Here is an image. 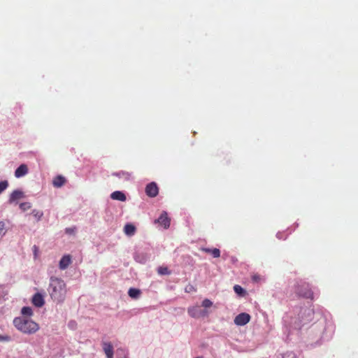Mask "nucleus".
I'll use <instances>...</instances> for the list:
<instances>
[{"mask_svg":"<svg viewBox=\"0 0 358 358\" xmlns=\"http://www.w3.org/2000/svg\"><path fill=\"white\" fill-rule=\"evenodd\" d=\"M6 224L3 222H0V236H3L6 234Z\"/></svg>","mask_w":358,"mask_h":358,"instance_id":"obj_26","label":"nucleus"},{"mask_svg":"<svg viewBox=\"0 0 358 358\" xmlns=\"http://www.w3.org/2000/svg\"><path fill=\"white\" fill-rule=\"evenodd\" d=\"M14 327L25 334H33L39 330V325L32 320L17 317L13 320Z\"/></svg>","mask_w":358,"mask_h":358,"instance_id":"obj_2","label":"nucleus"},{"mask_svg":"<svg viewBox=\"0 0 358 358\" xmlns=\"http://www.w3.org/2000/svg\"><path fill=\"white\" fill-rule=\"evenodd\" d=\"M73 324V322H70L69 325L71 326Z\"/></svg>","mask_w":358,"mask_h":358,"instance_id":"obj_34","label":"nucleus"},{"mask_svg":"<svg viewBox=\"0 0 358 358\" xmlns=\"http://www.w3.org/2000/svg\"><path fill=\"white\" fill-rule=\"evenodd\" d=\"M277 237H278V238H280L279 237V233H278V234H277Z\"/></svg>","mask_w":358,"mask_h":358,"instance_id":"obj_35","label":"nucleus"},{"mask_svg":"<svg viewBox=\"0 0 358 358\" xmlns=\"http://www.w3.org/2000/svg\"><path fill=\"white\" fill-rule=\"evenodd\" d=\"M33 251H34V257L36 258L37 255H38V247L36 245H34Z\"/></svg>","mask_w":358,"mask_h":358,"instance_id":"obj_32","label":"nucleus"},{"mask_svg":"<svg viewBox=\"0 0 358 358\" xmlns=\"http://www.w3.org/2000/svg\"><path fill=\"white\" fill-rule=\"evenodd\" d=\"M8 187V182L7 180L0 181V194H1L4 190H6Z\"/></svg>","mask_w":358,"mask_h":358,"instance_id":"obj_24","label":"nucleus"},{"mask_svg":"<svg viewBox=\"0 0 358 358\" xmlns=\"http://www.w3.org/2000/svg\"><path fill=\"white\" fill-rule=\"evenodd\" d=\"M213 301H211L210 299H205L203 301H202V306L205 308V310H206L207 308L211 307L213 306Z\"/></svg>","mask_w":358,"mask_h":358,"instance_id":"obj_23","label":"nucleus"},{"mask_svg":"<svg viewBox=\"0 0 358 358\" xmlns=\"http://www.w3.org/2000/svg\"><path fill=\"white\" fill-rule=\"evenodd\" d=\"M158 272L161 275L169 274V269L166 267H160V268H159Z\"/></svg>","mask_w":358,"mask_h":358,"instance_id":"obj_27","label":"nucleus"},{"mask_svg":"<svg viewBox=\"0 0 358 358\" xmlns=\"http://www.w3.org/2000/svg\"><path fill=\"white\" fill-rule=\"evenodd\" d=\"M234 290L238 295H242L243 294L245 293L244 289L242 288L240 285H236L234 287Z\"/></svg>","mask_w":358,"mask_h":358,"instance_id":"obj_25","label":"nucleus"},{"mask_svg":"<svg viewBox=\"0 0 358 358\" xmlns=\"http://www.w3.org/2000/svg\"><path fill=\"white\" fill-rule=\"evenodd\" d=\"M24 196V193L18 189L14 190L10 195L9 197V203H13L15 201L22 198Z\"/></svg>","mask_w":358,"mask_h":358,"instance_id":"obj_10","label":"nucleus"},{"mask_svg":"<svg viewBox=\"0 0 358 358\" xmlns=\"http://www.w3.org/2000/svg\"><path fill=\"white\" fill-rule=\"evenodd\" d=\"M250 320V315L246 313H242L238 314L234 318V324L237 326H244L248 324Z\"/></svg>","mask_w":358,"mask_h":358,"instance_id":"obj_4","label":"nucleus"},{"mask_svg":"<svg viewBox=\"0 0 358 358\" xmlns=\"http://www.w3.org/2000/svg\"><path fill=\"white\" fill-rule=\"evenodd\" d=\"M202 250L207 253H210L215 258H217L220 256V251L217 248H203Z\"/></svg>","mask_w":358,"mask_h":358,"instance_id":"obj_18","label":"nucleus"},{"mask_svg":"<svg viewBox=\"0 0 358 358\" xmlns=\"http://www.w3.org/2000/svg\"><path fill=\"white\" fill-rule=\"evenodd\" d=\"M150 259V256L147 253L139 252L134 256V259L141 264H145Z\"/></svg>","mask_w":358,"mask_h":358,"instance_id":"obj_12","label":"nucleus"},{"mask_svg":"<svg viewBox=\"0 0 358 358\" xmlns=\"http://www.w3.org/2000/svg\"><path fill=\"white\" fill-rule=\"evenodd\" d=\"M48 291L53 301L57 303H62L64 301L67 289L66 283L62 279L50 277Z\"/></svg>","mask_w":358,"mask_h":358,"instance_id":"obj_1","label":"nucleus"},{"mask_svg":"<svg viewBox=\"0 0 358 358\" xmlns=\"http://www.w3.org/2000/svg\"><path fill=\"white\" fill-rule=\"evenodd\" d=\"M110 198L113 200L124 201L126 200L125 194L120 191H115L110 194Z\"/></svg>","mask_w":358,"mask_h":358,"instance_id":"obj_15","label":"nucleus"},{"mask_svg":"<svg viewBox=\"0 0 358 358\" xmlns=\"http://www.w3.org/2000/svg\"><path fill=\"white\" fill-rule=\"evenodd\" d=\"M28 173V168L25 164H21L15 171L16 178H21Z\"/></svg>","mask_w":358,"mask_h":358,"instance_id":"obj_11","label":"nucleus"},{"mask_svg":"<svg viewBox=\"0 0 358 358\" xmlns=\"http://www.w3.org/2000/svg\"><path fill=\"white\" fill-rule=\"evenodd\" d=\"M65 232L67 234H74L76 232V227H68L65 229Z\"/></svg>","mask_w":358,"mask_h":358,"instance_id":"obj_30","label":"nucleus"},{"mask_svg":"<svg viewBox=\"0 0 358 358\" xmlns=\"http://www.w3.org/2000/svg\"><path fill=\"white\" fill-rule=\"evenodd\" d=\"M31 208V204L29 202H24L21 203L20 204V208L23 210L26 211Z\"/></svg>","mask_w":358,"mask_h":358,"instance_id":"obj_22","label":"nucleus"},{"mask_svg":"<svg viewBox=\"0 0 358 358\" xmlns=\"http://www.w3.org/2000/svg\"><path fill=\"white\" fill-rule=\"evenodd\" d=\"M124 232L128 236H132L136 233V227L130 223L126 224L124 227Z\"/></svg>","mask_w":358,"mask_h":358,"instance_id":"obj_14","label":"nucleus"},{"mask_svg":"<svg viewBox=\"0 0 358 358\" xmlns=\"http://www.w3.org/2000/svg\"><path fill=\"white\" fill-rule=\"evenodd\" d=\"M252 280L255 282H258L260 280V277L257 275H254L252 276Z\"/></svg>","mask_w":358,"mask_h":358,"instance_id":"obj_33","label":"nucleus"},{"mask_svg":"<svg viewBox=\"0 0 358 358\" xmlns=\"http://www.w3.org/2000/svg\"><path fill=\"white\" fill-rule=\"evenodd\" d=\"M32 303L37 308H41L45 304L43 295L41 293H36L32 296Z\"/></svg>","mask_w":358,"mask_h":358,"instance_id":"obj_7","label":"nucleus"},{"mask_svg":"<svg viewBox=\"0 0 358 358\" xmlns=\"http://www.w3.org/2000/svg\"><path fill=\"white\" fill-rule=\"evenodd\" d=\"M187 313L193 318L204 317L209 315V312L207 310H202L197 305L189 307Z\"/></svg>","mask_w":358,"mask_h":358,"instance_id":"obj_3","label":"nucleus"},{"mask_svg":"<svg viewBox=\"0 0 358 358\" xmlns=\"http://www.w3.org/2000/svg\"><path fill=\"white\" fill-rule=\"evenodd\" d=\"M301 294L306 297V298H308V299H313V293L312 292V291L310 290H308L304 293H301Z\"/></svg>","mask_w":358,"mask_h":358,"instance_id":"obj_28","label":"nucleus"},{"mask_svg":"<svg viewBox=\"0 0 358 358\" xmlns=\"http://www.w3.org/2000/svg\"><path fill=\"white\" fill-rule=\"evenodd\" d=\"M21 313L23 315L30 317V316H31L33 315V310H32V308L31 307L24 306V307H23L22 308Z\"/></svg>","mask_w":358,"mask_h":358,"instance_id":"obj_19","label":"nucleus"},{"mask_svg":"<svg viewBox=\"0 0 358 358\" xmlns=\"http://www.w3.org/2000/svg\"><path fill=\"white\" fill-rule=\"evenodd\" d=\"M113 175H115L119 178H124V180H129L131 176L129 173L124 172V171L115 173H113Z\"/></svg>","mask_w":358,"mask_h":358,"instance_id":"obj_21","label":"nucleus"},{"mask_svg":"<svg viewBox=\"0 0 358 358\" xmlns=\"http://www.w3.org/2000/svg\"><path fill=\"white\" fill-rule=\"evenodd\" d=\"M145 192L148 196L155 197L158 194V187L155 182H152L147 185Z\"/></svg>","mask_w":358,"mask_h":358,"instance_id":"obj_6","label":"nucleus"},{"mask_svg":"<svg viewBox=\"0 0 358 358\" xmlns=\"http://www.w3.org/2000/svg\"><path fill=\"white\" fill-rule=\"evenodd\" d=\"M65 183V178L61 176L55 177L53 180L52 184L56 187H60Z\"/></svg>","mask_w":358,"mask_h":358,"instance_id":"obj_16","label":"nucleus"},{"mask_svg":"<svg viewBox=\"0 0 358 358\" xmlns=\"http://www.w3.org/2000/svg\"><path fill=\"white\" fill-rule=\"evenodd\" d=\"M103 350L107 358H113L114 351L112 344L109 342H103L102 343Z\"/></svg>","mask_w":358,"mask_h":358,"instance_id":"obj_8","label":"nucleus"},{"mask_svg":"<svg viewBox=\"0 0 358 358\" xmlns=\"http://www.w3.org/2000/svg\"><path fill=\"white\" fill-rule=\"evenodd\" d=\"M128 294L132 299H138L140 296L141 290L136 288H130Z\"/></svg>","mask_w":358,"mask_h":358,"instance_id":"obj_17","label":"nucleus"},{"mask_svg":"<svg viewBox=\"0 0 358 358\" xmlns=\"http://www.w3.org/2000/svg\"><path fill=\"white\" fill-rule=\"evenodd\" d=\"M155 222L162 226L164 229H168L170 226L171 220L168 217L167 213L164 211L159 217L155 220Z\"/></svg>","mask_w":358,"mask_h":358,"instance_id":"obj_5","label":"nucleus"},{"mask_svg":"<svg viewBox=\"0 0 358 358\" xmlns=\"http://www.w3.org/2000/svg\"><path fill=\"white\" fill-rule=\"evenodd\" d=\"M10 336L0 335V342H8L10 341Z\"/></svg>","mask_w":358,"mask_h":358,"instance_id":"obj_31","label":"nucleus"},{"mask_svg":"<svg viewBox=\"0 0 358 358\" xmlns=\"http://www.w3.org/2000/svg\"><path fill=\"white\" fill-rule=\"evenodd\" d=\"M284 322L287 324L292 329H299L302 324V320H294V321H289L287 317L284 319Z\"/></svg>","mask_w":358,"mask_h":358,"instance_id":"obj_13","label":"nucleus"},{"mask_svg":"<svg viewBox=\"0 0 358 358\" xmlns=\"http://www.w3.org/2000/svg\"><path fill=\"white\" fill-rule=\"evenodd\" d=\"M31 215L36 219L37 221H39L42 218L43 213L41 210L34 209L31 211Z\"/></svg>","mask_w":358,"mask_h":358,"instance_id":"obj_20","label":"nucleus"},{"mask_svg":"<svg viewBox=\"0 0 358 358\" xmlns=\"http://www.w3.org/2000/svg\"><path fill=\"white\" fill-rule=\"evenodd\" d=\"M282 358H296V355L294 353H293L292 352H289L285 353L282 355Z\"/></svg>","mask_w":358,"mask_h":358,"instance_id":"obj_29","label":"nucleus"},{"mask_svg":"<svg viewBox=\"0 0 358 358\" xmlns=\"http://www.w3.org/2000/svg\"><path fill=\"white\" fill-rule=\"evenodd\" d=\"M71 258L69 255H64L59 261V266L61 270H65L71 264Z\"/></svg>","mask_w":358,"mask_h":358,"instance_id":"obj_9","label":"nucleus"}]
</instances>
